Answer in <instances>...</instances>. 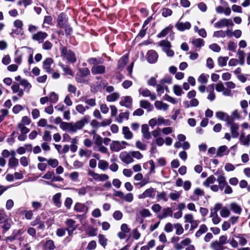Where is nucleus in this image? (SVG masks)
I'll use <instances>...</instances> for the list:
<instances>
[{
    "label": "nucleus",
    "instance_id": "obj_2",
    "mask_svg": "<svg viewBox=\"0 0 250 250\" xmlns=\"http://www.w3.org/2000/svg\"><path fill=\"white\" fill-rule=\"evenodd\" d=\"M92 204L91 201H87L85 203H76L74 207V209L77 212L86 214L89 210V206Z\"/></svg>",
    "mask_w": 250,
    "mask_h": 250
},
{
    "label": "nucleus",
    "instance_id": "obj_50",
    "mask_svg": "<svg viewBox=\"0 0 250 250\" xmlns=\"http://www.w3.org/2000/svg\"><path fill=\"white\" fill-rule=\"evenodd\" d=\"M61 66L63 70L64 74L65 75H69L72 76H74V73L72 71L69 67L63 64L61 65Z\"/></svg>",
    "mask_w": 250,
    "mask_h": 250
},
{
    "label": "nucleus",
    "instance_id": "obj_33",
    "mask_svg": "<svg viewBox=\"0 0 250 250\" xmlns=\"http://www.w3.org/2000/svg\"><path fill=\"white\" fill-rule=\"evenodd\" d=\"M123 133L125 139H131L133 137L132 133L130 131L129 128L127 126H124L123 128Z\"/></svg>",
    "mask_w": 250,
    "mask_h": 250
},
{
    "label": "nucleus",
    "instance_id": "obj_46",
    "mask_svg": "<svg viewBox=\"0 0 250 250\" xmlns=\"http://www.w3.org/2000/svg\"><path fill=\"white\" fill-rule=\"evenodd\" d=\"M174 228L176 229L175 233L177 235H180L183 233L184 231V228L182 225L180 223H176L174 225Z\"/></svg>",
    "mask_w": 250,
    "mask_h": 250
},
{
    "label": "nucleus",
    "instance_id": "obj_54",
    "mask_svg": "<svg viewBox=\"0 0 250 250\" xmlns=\"http://www.w3.org/2000/svg\"><path fill=\"white\" fill-rule=\"evenodd\" d=\"M164 99L172 104H176L178 103V100L174 97L170 96L167 94H165L164 96Z\"/></svg>",
    "mask_w": 250,
    "mask_h": 250
},
{
    "label": "nucleus",
    "instance_id": "obj_47",
    "mask_svg": "<svg viewBox=\"0 0 250 250\" xmlns=\"http://www.w3.org/2000/svg\"><path fill=\"white\" fill-rule=\"evenodd\" d=\"M19 165V160L15 157L10 158L8 161V166L10 167H16Z\"/></svg>",
    "mask_w": 250,
    "mask_h": 250
},
{
    "label": "nucleus",
    "instance_id": "obj_53",
    "mask_svg": "<svg viewBox=\"0 0 250 250\" xmlns=\"http://www.w3.org/2000/svg\"><path fill=\"white\" fill-rule=\"evenodd\" d=\"M99 243L104 248L107 245V239L105 238V237L103 234H99Z\"/></svg>",
    "mask_w": 250,
    "mask_h": 250
},
{
    "label": "nucleus",
    "instance_id": "obj_20",
    "mask_svg": "<svg viewBox=\"0 0 250 250\" xmlns=\"http://www.w3.org/2000/svg\"><path fill=\"white\" fill-rule=\"evenodd\" d=\"M172 212L173 211L170 208L167 207V208H165L158 215V217L160 219H163L167 217L168 216H172Z\"/></svg>",
    "mask_w": 250,
    "mask_h": 250
},
{
    "label": "nucleus",
    "instance_id": "obj_12",
    "mask_svg": "<svg viewBox=\"0 0 250 250\" xmlns=\"http://www.w3.org/2000/svg\"><path fill=\"white\" fill-rule=\"evenodd\" d=\"M158 54L154 50H149L147 53V61L150 63L156 62L158 60Z\"/></svg>",
    "mask_w": 250,
    "mask_h": 250
},
{
    "label": "nucleus",
    "instance_id": "obj_43",
    "mask_svg": "<svg viewBox=\"0 0 250 250\" xmlns=\"http://www.w3.org/2000/svg\"><path fill=\"white\" fill-rule=\"evenodd\" d=\"M48 98L51 103L55 104L58 101L59 96L54 92H52L50 93Z\"/></svg>",
    "mask_w": 250,
    "mask_h": 250
},
{
    "label": "nucleus",
    "instance_id": "obj_31",
    "mask_svg": "<svg viewBox=\"0 0 250 250\" xmlns=\"http://www.w3.org/2000/svg\"><path fill=\"white\" fill-rule=\"evenodd\" d=\"M208 228L205 224L201 225L198 230L195 233V236L198 238L208 231Z\"/></svg>",
    "mask_w": 250,
    "mask_h": 250
},
{
    "label": "nucleus",
    "instance_id": "obj_21",
    "mask_svg": "<svg viewBox=\"0 0 250 250\" xmlns=\"http://www.w3.org/2000/svg\"><path fill=\"white\" fill-rule=\"evenodd\" d=\"M154 106L157 109L164 111L167 110L169 108V105L160 101H155Z\"/></svg>",
    "mask_w": 250,
    "mask_h": 250
},
{
    "label": "nucleus",
    "instance_id": "obj_44",
    "mask_svg": "<svg viewBox=\"0 0 250 250\" xmlns=\"http://www.w3.org/2000/svg\"><path fill=\"white\" fill-rule=\"evenodd\" d=\"M108 167V163L104 160H100L98 162V167L103 170H106Z\"/></svg>",
    "mask_w": 250,
    "mask_h": 250
},
{
    "label": "nucleus",
    "instance_id": "obj_40",
    "mask_svg": "<svg viewBox=\"0 0 250 250\" xmlns=\"http://www.w3.org/2000/svg\"><path fill=\"white\" fill-rule=\"evenodd\" d=\"M182 191H174V192H170L169 194V197L172 201H177L180 198Z\"/></svg>",
    "mask_w": 250,
    "mask_h": 250
},
{
    "label": "nucleus",
    "instance_id": "obj_15",
    "mask_svg": "<svg viewBox=\"0 0 250 250\" xmlns=\"http://www.w3.org/2000/svg\"><path fill=\"white\" fill-rule=\"evenodd\" d=\"M67 18L65 14L62 13L60 14L58 18L57 21L58 25L60 28H63L66 27Z\"/></svg>",
    "mask_w": 250,
    "mask_h": 250
},
{
    "label": "nucleus",
    "instance_id": "obj_55",
    "mask_svg": "<svg viewBox=\"0 0 250 250\" xmlns=\"http://www.w3.org/2000/svg\"><path fill=\"white\" fill-rule=\"evenodd\" d=\"M52 137L51 135V133L50 131L48 130L44 131L43 133V135L42 136V139L44 141L48 143L50 142L51 141Z\"/></svg>",
    "mask_w": 250,
    "mask_h": 250
},
{
    "label": "nucleus",
    "instance_id": "obj_57",
    "mask_svg": "<svg viewBox=\"0 0 250 250\" xmlns=\"http://www.w3.org/2000/svg\"><path fill=\"white\" fill-rule=\"evenodd\" d=\"M228 59H229V58L228 57H219L218 59V65L221 67L226 65Z\"/></svg>",
    "mask_w": 250,
    "mask_h": 250
},
{
    "label": "nucleus",
    "instance_id": "obj_35",
    "mask_svg": "<svg viewBox=\"0 0 250 250\" xmlns=\"http://www.w3.org/2000/svg\"><path fill=\"white\" fill-rule=\"evenodd\" d=\"M192 43L195 47L200 48L204 45V41L203 39L200 38L193 39L192 41Z\"/></svg>",
    "mask_w": 250,
    "mask_h": 250
},
{
    "label": "nucleus",
    "instance_id": "obj_38",
    "mask_svg": "<svg viewBox=\"0 0 250 250\" xmlns=\"http://www.w3.org/2000/svg\"><path fill=\"white\" fill-rule=\"evenodd\" d=\"M120 97V94L118 93L115 92L106 96V100L108 102H114L118 100Z\"/></svg>",
    "mask_w": 250,
    "mask_h": 250
},
{
    "label": "nucleus",
    "instance_id": "obj_16",
    "mask_svg": "<svg viewBox=\"0 0 250 250\" xmlns=\"http://www.w3.org/2000/svg\"><path fill=\"white\" fill-rule=\"evenodd\" d=\"M216 117L220 120L226 121L227 124L232 119V117H229V114L222 111L217 112L216 113Z\"/></svg>",
    "mask_w": 250,
    "mask_h": 250
},
{
    "label": "nucleus",
    "instance_id": "obj_58",
    "mask_svg": "<svg viewBox=\"0 0 250 250\" xmlns=\"http://www.w3.org/2000/svg\"><path fill=\"white\" fill-rule=\"evenodd\" d=\"M130 153L133 159L134 158L137 160H140L144 157L143 155L138 151H130Z\"/></svg>",
    "mask_w": 250,
    "mask_h": 250
},
{
    "label": "nucleus",
    "instance_id": "obj_9",
    "mask_svg": "<svg viewBox=\"0 0 250 250\" xmlns=\"http://www.w3.org/2000/svg\"><path fill=\"white\" fill-rule=\"evenodd\" d=\"M119 158L123 163L127 165L134 162L130 152L123 151L121 152L120 154Z\"/></svg>",
    "mask_w": 250,
    "mask_h": 250
},
{
    "label": "nucleus",
    "instance_id": "obj_4",
    "mask_svg": "<svg viewBox=\"0 0 250 250\" xmlns=\"http://www.w3.org/2000/svg\"><path fill=\"white\" fill-rule=\"evenodd\" d=\"M158 45L162 47L163 50L166 53L167 56L172 57L174 55V52L170 49V42L168 41H161L158 43Z\"/></svg>",
    "mask_w": 250,
    "mask_h": 250
},
{
    "label": "nucleus",
    "instance_id": "obj_22",
    "mask_svg": "<svg viewBox=\"0 0 250 250\" xmlns=\"http://www.w3.org/2000/svg\"><path fill=\"white\" fill-rule=\"evenodd\" d=\"M175 26L178 30L183 31L186 29H189L190 28L191 24L188 21L185 22H178Z\"/></svg>",
    "mask_w": 250,
    "mask_h": 250
},
{
    "label": "nucleus",
    "instance_id": "obj_30",
    "mask_svg": "<svg viewBox=\"0 0 250 250\" xmlns=\"http://www.w3.org/2000/svg\"><path fill=\"white\" fill-rule=\"evenodd\" d=\"M157 118V125L161 126L162 125H169L170 121L169 120H166L163 117L159 116Z\"/></svg>",
    "mask_w": 250,
    "mask_h": 250
},
{
    "label": "nucleus",
    "instance_id": "obj_26",
    "mask_svg": "<svg viewBox=\"0 0 250 250\" xmlns=\"http://www.w3.org/2000/svg\"><path fill=\"white\" fill-rule=\"evenodd\" d=\"M239 140L243 145L247 146H249L250 145V134L245 136L244 133H241Z\"/></svg>",
    "mask_w": 250,
    "mask_h": 250
},
{
    "label": "nucleus",
    "instance_id": "obj_63",
    "mask_svg": "<svg viewBox=\"0 0 250 250\" xmlns=\"http://www.w3.org/2000/svg\"><path fill=\"white\" fill-rule=\"evenodd\" d=\"M18 127L21 130V134H26L29 131V129L25 127L23 124H19L18 125Z\"/></svg>",
    "mask_w": 250,
    "mask_h": 250
},
{
    "label": "nucleus",
    "instance_id": "obj_51",
    "mask_svg": "<svg viewBox=\"0 0 250 250\" xmlns=\"http://www.w3.org/2000/svg\"><path fill=\"white\" fill-rule=\"evenodd\" d=\"M157 198L158 200H163L165 202H167L168 200V197L165 192H158L157 194Z\"/></svg>",
    "mask_w": 250,
    "mask_h": 250
},
{
    "label": "nucleus",
    "instance_id": "obj_61",
    "mask_svg": "<svg viewBox=\"0 0 250 250\" xmlns=\"http://www.w3.org/2000/svg\"><path fill=\"white\" fill-rule=\"evenodd\" d=\"M78 73L81 74L83 77H85L90 74V71L87 68L85 67L79 68Z\"/></svg>",
    "mask_w": 250,
    "mask_h": 250
},
{
    "label": "nucleus",
    "instance_id": "obj_23",
    "mask_svg": "<svg viewBox=\"0 0 250 250\" xmlns=\"http://www.w3.org/2000/svg\"><path fill=\"white\" fill-rule=\"evenodd\" d=\"M199 103V101L195 98L190 99L189 101H185L183 102V104L186 108L197 106Z\"/></svg>",
    "mask_w": 250,
    "mask_h": 250
},
{
    "label": "nucleus",
    "instance_id": "obj_52",
    "mask_svg": "<svg viewBox=\"0 0 250 250\" xmlns=\"http://www.w3.org/2000/svg\"><path fill=\"white\" fill-rule=\"evenodd\" d=\"M128 62V58L126 56L122 57L118 62V67H124Z\"/></svg>",
    "mask_w": 250,
    "mask_h": 250
},
{
    "label": "nucleus",
    "instance_id": "obj_24",
    "mask_svg": "<svg viewBox=\"0 0 250 250\" xmlns=\"http://www.w3.org/2000/svg\"><path fill=\"white\" fill-rule=\"evenodd\" d=\"M141 132L143 137L146 139L148 140L151 138V134L149 132V128L147 124H144L142 125Z\"/></svg>",
    "mask_w": 250,
    "mask_h": 250
},
{
    "label": "nucleus",
    "instance_id": "obj_39",
    "mask_svg": "<svg viewBox=\"0 0 250 250\" xmlns=\"http://www.w3.org/2000/svg\"><path fill=\"white\" fill-rule=\"evenodd\" d=\"M230 208L231 210L235 212V213H237L240 214L242 211V208L240 206L238 205L235 203H232L230 205Z\"/></svg>",
    "mask_w": 250,
    "mask_h": 250
},
{
    "label": "nucleus",
    "instance_id": "obj_34",
    "mask_svg": "<svg viewBox=\"0 0 250 250\" xmlns=\"http://www.w3.org/2000/svg\"><path fill=\"white\" fill-rule=\"evenodd\" d=\"M61 197V193H57L56 194H55L52 198V200L53 201L54 204L58 208H60L61 206V203L60 201Z\"/></svg>",
    "mask_w": 250,
    "mask_h": 250
},
{
    "label": "nucleus",
    "instance_id": "obj_10",
    "mask_svg": "<svg viewBox=\"0 0 250 250\" xmlns=\"http://www.w3.org/2000/svg\"><path fill=\"white\" fill-rule=\"evenodd\" d=\"M47 36L48 35L46 32L39 31L36 33L32 34L31 38L34 41L38 42L39 43H42Z\"/></svg>",
    "mask_w": 250,
    "mask_h": 250
},
{
    "label": "nucleus",
    "instance_id": "obj_5",
    "mask_svg": "<svg viewBox=\"0 0 250 250\" xmlns=\"http://www.w3.org/2000/svg\"><path fill=\"white\" fill-rule=\"evenodd\" d=\"M127 145H128L127 143L124 141L121 142L113 141L110 144V147L112 151L118 152L125 148Z\"/></svg>",
    "mask_w": 250,
    "mask_h": 250
},
{
    "label": "nucleus",
    "instance_id": "obj_19",
    "mask_svg": "<svg viewBox=\"0 0 250 250\" xmlns=\"http://www.w3.org/2000/svg\"><path fill=\"white\" fill-rule=\"evenodd\" d=\"M214 84H211L207 87V91L209 92L208 95L207 96V99L209 101L212 102L215 99L216 96L214 92Z\"/></svg>",
    "mask_w": 250,
    "mask_h": 250
},
{
    "label": "nucleus",
    "instance_id": "obj_17",
    "mask_svg": "<svg viewBox=\"0 0 250 250\" xmlns=\"http://www.w3.org/2000/svg\"><path fill=\"white\" fill-rule=\"evenodd\" d=\"M105 72V67L102 65H95L91 68V72L93 75L102 74Z\"/></svg>",
    "mask_w": 250,
    "mask_h": 250
},
{
    "label": "nucleus",
    "instance_id": "obj_62",
    "mask_svg": "<svg viewBox=\"0 0 250 250\" xmlns=\"http://www.w3.org/2000/svg\"><path fill=\"white\" fill-rule=\"evenodd\" d=\"M136 147L141 150H145L146 149V145L140 141H137L135 143Z\"/></svg>",
    "mask_w": 250,
    "mask_h": 250
},
{
    "label": "nucleus",
    "instance_id": "obj_49",
    "mask_svg": "<svg viewBox=\"0 0 250 250\" xmlns=\"http://www.w3.org/2000/svg\"><path fill=\"white\" fill-rule=\"evenodd\" d=\"M172 26H169L168 27H166L160 33L157 35L158 38H162L166 36L169 32V31L172 29Z\"/></svg>",
    "mask_w": 250,
    "mask_h": 250
},
{
    "label": "nucleus",
    "instance_id": "obj_13",
    "mask_svg": "<svg viewBox=\"0 0 250 250\" xmlns=\"http://www.w3.org/2000/svg\"><path fill=\"white\" fill-rule=\"evenodd\" d=\"M53 60L50 58L46 59L43 62V68L47 73H50L52 71L51 65L53 64Z\"/></svg>",
    "mask_w": 250,
    "mask_h": 250
},
{
    "label": "nucleus",
    "instance_id": "obj_42",
    "mask_svg": "<svg viewBox=\"0 0 250 250\" xmlns=\"http://www.w3.org/2000/svg\"><path fill=\"white\" fill-rule=\"evenodd\" d=\"M60 126L62 130L71 132V122H62L60 124Z\"/></svg>",
    "mask_w": 250,
    "mask_h": 250
},
{
    "label": "nucleus",
    "instance_id": "obj_32",
    "mask_svg": "<svg viewBox=\"0 0 250 250\" xmlns=\"http://www.w3.org/2000/svg\"><path fill=\"white\" fill-rule=\"evenodd\" d=\"M237 57L238 58V62L241 65L244 64L245 63V52L243 50H238L237 53Z\"/></svg>",
    "mask_w": 250,
    "mask_h": 250
},
{
    "label": "nucleus",
    "instance_id": "obj_18",
    "mask_svg": "<svg viewBox=\"0 0 250 250\" xmlns=\"http://www.w3.org/2000/svg\"><path fill=\"white\" fill-rule=\"evenodd\" d=\"M132 99L130 96H125L123 98L120 102V104L122 106H124L127 108H130L132 106Z\"/></svg>",
    "mask_w": 250,
    "mask_h": 250
},
{
    "label": "nucleus",
    "instance_id": "obj_14",
    "mask_svg": "<svg viewBox=\"0 0 250 250\" xmlns=\"http://www.w3.org/2000/svg\"><path fill=\"white\" fill-rule=\"evenodd\" d=\"M139 93L143 97H149L151 100H154L156 98L155 94H151L150 91L147 88H141L139 89Z\"/></svg>",
    "mask_w": 250,
    "mask_h": 250
},
{
    "label": "nucleus",
    "instance_id": "obj_28",
    "mask_svg": "<svg viewBox=\"0 0 250 250\" xmlns=\"http://www.w3.org/2000/svg\"><path fill=\"white\" fill-rule=\"evenodd\" d=\"M20 84L24 87V90L26 92H29L32 87L31 84L26 79H22L20 82Z\"/></svg>",
    "mask_w": 250,
    "mask_h": 250
},
{
    "label": "nucleus",
    "instance_id": "obj_45",
    "mask_svg": "<svg viewBox=\"0 0 250 250\" xmlns=\"http://www.w3.org/2000/svg\"><path fill=\"white\" fill-rule=\"evenodd\" d=\"M91 154V151L87 149L80 148L79 151V155L80 157L86 156L90 157Z\"/></svg>",
    "mask_w": 250,
    "mask_h": 250
},
{
    "label": "nucleus",
    "instance_id": "obj_41",
    "mask_svg": "<svg viewBox=\"0 0 250 250\" xmlns=\"http://www.w3.org/2000/svg\"><path fill=\"white\" fill-rule=\"evenodd\" d=\"M209 76L207 74H202L198 78L197 81L201 84H205L208 83Z\"/></svg>",
    "mask_w": 250,
    "mask_h": 250
},
{
    "label": "nucleus",
    "instance_id": "obj_6",
    "mask_svg": "<svg viewBox=\"0 0 250 250\" xmlns=\"http://www.w3.org/2000/svg\"><path fill=\"white\" fill-rule=\"evenodd\" d=\"M227 124L229 126L230 131L232 137L234 138H237L239 135V133L238 132V130L239 129V125L237 123L233 122L232 119Z\"/></svg>",
    "mask_w": 250,
    "mask_h": 250
},
{
    "label": "nucleus",
    "instance_id": "obj_64",
    "mask_svg": "<svg viewBox=\"0 0 250 250\" xmlns=\"http://www.w3.org/2000/svg\"><path fill=\"white\" fill-rule=\"evenodd\" d=\"M84 101V103L86 104V106L93 107L96 105V101L95 99H85Z\"/></svg>",
    "mask_w": 250,
    "mask_h": 250
},
{
    "label": "nucleus",
    "instance_id": "obj_37",
    "mask_svg": "<svg viewBox=\"0 0 250 250\" xmlns=\"http://www.w3.org/2000/svg\"><path fill=\"white\" fill-rule=\"evenodd\" d=\"M173 91L177 96H181L184 93L181 86L177 84L173 86Z\"/></svg>",
    "mask_w": 250,
    "mask_h": 250
},
{
    "label": "nucleus",
    "instance_id": "obj_36",
    "mask_svg": "<svg viewBox=\"0 0 250 250\" xmlns=\"http://www.w3.org/2000/svg\"><path fill=\"white\" fill-rule=\"evenodd\" d=\"M216 181V178L213 175L209 176L204 182L203 185L206 187H209L210 184H213Z\"/></svg>",
    "mask_w": 250,
    "mask_h": 250
},
{
    "label": "nucleus",
    "instance_id": "obj_60",
    "mask_svg": "<svg viewBox=\"0 0 250 250\" xmlns=\"http://www.w3.org/2000/svg\"><path fill=\"white\" fill-rule=\"evenodd\" d=\"M220 214L221 217L226 218L229 215L230 211L227 207H223L220 211Z\"/></svg>",
    "mask_w": 250,
    "mask_h": 250
},
{
    "label": "nucleus",
    "instance_id": "obj_1",
    "mask_svg": "<svg viewBox=\"0 0 250 250\" xmlns=\"http://www.w3.org/2000/svg\"><path fill=\"white\" fill-rule=\"evenodd\" d=\"M89 118L88 116H85L76 123L71 122V133H76L78 130L82 129L88 123Z\"/></svg>",
    "mask_w": 250,
    "mask_h": 250
},
{
    "label": "nucleus",
    "instance_id": "obj_11",
    "mask_svg": "<svg viewBox=\"0 0 250 250\" xmlns=\"http://www.w3.org/2000/svg\"><path fill=\"white\" fill-rule=\"evenodd\" d=\"M155 189L153 188L146 189L145 191L138 195V198L145 199L146 198H153L155 196Z\"/></svg>",
    "mask_w": 250,
    "mask_h": 250
},
{
    "label": "nucleus",
    "instance_id": "obj_7",
    "mask_svg": "<svg viewBox=\"0 0 250 250\" xmlns=\"http://www.w3.org/2000/svg\"><path fill=\"white\" fill-rule=\"evenodd\" d=\"M233 26V23L230 19H221L214 24V26L217 28H223L225 26Z\"/></svg>",
    "mask_w": 250,
    "mask_h": 250
},
{
    "label": "nucleus",
    "instance_id": "obj_29",
    "mask_svg": "<svg viewBox=\"0 0 250 250\" xmlns=\"http://www.w3.org/2000/svg\"><path fill=\"white\" fill-rule=\"evenodd\" d=\"M55 248L54 242L52 240H46L43 245V248L45 250H54Z\"/></svg>",
    "mask_w": 250,
    "mask_h": 250
},
{
    "label": "nucleus",
    "instance_id": "obj_8",
    "mask_svg": "<svg viewBox=\"0 0 250 250\" xmlns=\"http://www.w3.org/2000/svg\"><path fill=\"white\" fill-rule=\"evenodd\" d=\"M88 175L93 177V178L98 181H105L109 179V176L105 174H98L92 170H88Z\"/></svg>",
    "mask_w": 250,
    "mask_h": 250
},
{
    "label": "nucleus",
    "instance_id": "obj_48",
    "mask_svg": "<svg viewBox=\"0 0 250 250\" xmlns=\"http://www.w3.org/2000/svg\"><path fill=\"white\" fill-rule=\"evenodd\" d=\"M88 109H89V106H84L81 104H78V105H76V111L78 113H79L82 115H83L84 114V112H85L86 110Z\"/></svg>",
    "mask_w": 250,
    "mask_h": 250
},
{
    "label": "nucleus",
    "instance_id": "obj_3",
    "mask_svg": "<svg viewBox=\"0 0 250 250\" xmlns=\"http://www.w3.org/2000/svg\"><path fill=\"white\" fill-rule=\"evenodd\" d=\"M61 55L72 63H74L76 61L75 54L65 47H63L61 49Z\"/></svg>",
    "mask_w": 250,
    "mask_h": 250
},
{
    "label": "nucleus",
    "instance_id": "obj_25",
    "mask_svg": "<svg viewBox=\"0 0 250 250\" xmlns=\"http://www.w3.org/2000/svg\"><path fill=\"white\" fill-rule=\"evenodd\" d=\"M11 89L13 93H18V95L20 97L23 95V90L20 88V84L17 83H15L13 84Z\"/></svg>",
    "mask_w": 250,
    "mask_h": 250
},
{
    "label": "nucleus",
    "instance_id": "obj_59",
    "mask_svg": "<svg viewBox=\"0 0 250 250\" xmlns=\"http://www.w3.org/2000/svg\"><path fill=\"white\" fill-rule=\"evenodd\" d=\"M129 113L128 112H122L119 114V119L117 120V122L119 123H122L123 119H126L128 120L129 118Z\"/></svg>",
    "mask_w": 250,
    "mask_h": 250
},
{
    "label": "nucleus",
    "instance_id": "obj_27",
    "mask_svg": "<svg viewBox=\"0 0 250 250\" xmlns=\"http://www.w3.org/2000/svg\"><path fill=\"white\" fill-rule=\"evenodd\" d=\"M229 152L226 146H222L218 148L216 155L218 157H221L226 154H228Z\"/></svg>",
    "mask_w": 250,
    "mask_h": 250
},
{
    "label": "nucleus",
    "instance_id": "obj_56",
    "mask_svg": "<svg viewBox=\"0 0 250 250\" xmlns=\"http://www.w3.org/2000/svg\"><path fill=\"white\" fill-rule=\"evenodd\" d=\"M13 23L14 26L18 28L17 31L21 32L23 25L22 21L20 20H16Z\"/></svg>",
    "mask_w": 250,
    "mask_h": 250
}]
</instances>
